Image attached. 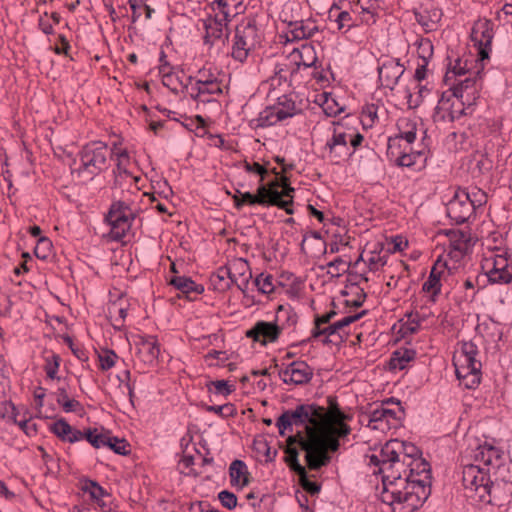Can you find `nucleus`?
Returning <instances> with one entry per match:
<instances>
[{"label":"nucleus","mask_w":512,"mask_h":512,"mask_svg":"<svg viewBox=\"0 0 512 512\" xmlns=\"http://www.w3.org/2000/svg\"><path fill=\"white\" fill-rule=\"evenodd\" d=\"M285 105H287V110L267 107L255 120L257 122L256 127L272 126L279 121L293 117L296 114L295 102L291 99L285 98Z\"/></svg>","instance_id":"dca6fc26"},{"label":"nucleus","mask_w":512,"mask_h":512,"mask_svg":"<svg viewBox=\"0 0 512 512\" xmlns=\"http://www.w3.org/2000/svg\"><path fill=\"white\" fill-rule=\"evenodd\" d=\"M479 354L477 345L473 341H464L461 344V351L453 356L454 366H482L476 357Z\"/></svg>","instance_id":"5701e85b"},{"label":"nucleus","mask_w":512,"mask_h":512,"mask_svg":"<svg viewBox=\"0 0 512 512\" xmlns=\"http://www.w3.org/2000/svg\"><path fill=\"white\" fill-rule=\"evenodd\" d=\"M315 31H318L317 26L309 27L304 25L303 22L296 23L295 27L290 31L293 40H302L310 38Z\"/></svg>","instance_id":"49530a36"},{"label":"nucleus","mask_w":512,"mask_h":512,"mask_svg":"<svg viewBox=\"0 0 512 512\" xmlns=\"http://www.w3.org/2000/svg\"><path fill=\"white\" fill-rule=\"evenodd\" d=\"M469 201L473 205L474 212L477 208L484 206L487 203V194L483 190L477 187L468 189Z\"/></svg>","instance_id":"603ef678"},{"label":"nucleus","mask_w":512,"mask_h":512,"mask_svg":"<svg viewBox=\"0 0 512 512\" xmlns=\"http://www.w3.org/2000/svg\"><path fill=\"white\" fill-rule=\"evenodd\" d=\"M81 490L88 493L92 500L102 505L100 502L104 496H107V491L95 480L83 478L80 480Z\"/></svg>","instance_id":"473e14b6"},{"label":"nucleus","mask_w":512,"mask_h":512,"mask_svg":"<svg viewBox=\"0 0 512 512\" xmlns=\"http://www.w3.org/2000/svg\"><path fill=\"white\" fill-rule=\"evenodd\" d=\"M279 375L286 384L304 385L311 381L313 369L305 361L298 360L290 363Z\"/></svg>","instance_id":"ddd939ff"},{"label":"nucleus","mask_w":512,"mask_h":512,"mask_svg":"<svg viewBox=\"0 0 512 512\" xmlns=\"http://www.w3.org/2000/svg\"><path fill=\"white\" fill-rule=\"evenodd\" d=\"M471 40L478 50V59L484 61L489 59L492 40L494 38V23L489 19H479L472 27Z\"/></svg>","instance_id":"1a4fd4ad"},{"label":"nucleus","mask_w":512,"mask_h":512,"mask_svg":"<svg viewBox=\"0 0 512 512\" xmlns=\"http://www.w3.org/2000/svg\"><path fill=\"white\" fill-rule=\"evenodd\" d=\"M229 476L233 487L242 489L250 483V472L242 460L236 459L230 464Z\"/></svg>","instance_id":"393cba45"},{"label":"nucleus","mask_w":512,"mask_h":512,"mask_svg":"<svg viewBox=\"0 0 512 512\" xmlns=\"http://www.w3.org/2000/svg\"><path fill=\"white\" fill-rule=\"evenodd\" d=\"M177 290L186 295V297L192 300V294L199 295L204 292V287L194 282L190 277L186 276H174L169 282Z\"/></svg>","instance_id":"a878e982"},{"label":"nucleus","mask_w":512,"mask_h":512,"mask_svg":"<svg viewBox=\"0 0 512 512\" xmlns=\"http://www.w3.org/2000/svg\"><path fill=\"white\" fill-rule=\"evenodd\" d=\"M4 405H5V413L2 414V417L4 418L6 416V413H8V408H10L11 415L9 416V418L12 419L15 424H17L22 430L25 431V429L27 427L28 419L23 417L20 420H17V416H19V412L12 401H5Z\"/></svg>","instance_id":"13d9d810"},{"label":"nucleus","mask_w":512,"mask_h":512,"mask_svg":"<svg viewBox=\"0 0 512 512\" xmlns=\"http://www.w3.org/2000/svg\"><path fill=\"white\" fill-rule=\"evenodd\" d=\"M280 190V184L276 178L266 183H259L256 193L241 192L239 189H235V194L232 195L233 204L237 210H241L245 205L275 206L284 210L289 215L294 214L292 201L282 199Z\"/></svg>","instance_id":"20e7f679"},{"label":"nucleus","mask_w":512,"mask_h":512,"mask_svg":"<svg viewBox=\"0 0 512 512\" xmlns=\"http://www.w3.org/2000/svg\"><path fill=\"white\" fill-rule=\"evenodd\" d=\"M400 142L401 140L399 137L393 136L388 138L386 155L390 161L395 162L397 155H400L403 151V149H401Z\"/></svg>","instance_id":"bf43d9fd"},{"label":"nucleus","mask_w":512,"mask_h":512,"mask_svg":"<svg viewBox=\"0 0 512 512\" xmlns=\"http://www.w3.org/2000/svg\"><path fill=\"white\" fill-rule=\"evenodd\" d=\"M282 330L283 327L279 326L276 321L267 322L260 320L256 322L251 329L247 330L245 335L254 342L260 343L262 346H266L269 343L276 342L279 339Z\"/></svg>","instance_id":"9b49d317"},{"label":"nucleus","mask_w":512,"mask_h":512,"mask_svg":"<svg viewBox=\"0 0 512 512\" xmlns=\"http://www.w3.org/2000/svg\"><path fill=\"white\" fill-rule=\"evenodd\" d=\"M53 244L48 237H40L34 248V254L38 259L46 260L52 253Z\"/></svg>","instance_id":"a19ab883"},{"label":"nucleus","mask_w":512,"mask_h":512,"mask_svg":"<svg viewBox=\"0 0 512 512\" xmlns=\"http://www.w3.org/2000/svg\"><path fill=\"white\" fill-rule=\"evenodd\" d=\"M487 277L492 284H508L512 281V265L506 268H491L487 272Z\"/></svg>","instance_id":"c9c22d12"},{"label":"nucleus","mask_w":512,"mask_h":512,"mask_svg":"<svg viewBox=\"0 0 512 512\" xmlns=\"http://www.w3.org/2000/svg\"><path fill=\"white\" fill-rule=\"evenodd\" d=\"M230 270V279L232 284H235L238 289L245 292L248 288L249 281L252 278L249 262L243 258L233 260L230 265H227Z\"/></svg>","instance_id":"412c9836"},{"label":"nucleus","mask_w":512,"mask_h":512,"mask_svg":"<svg viewBox=\"0 0 512 512\" xmlns=\"http://www.w3.org/2000/svg\"><path fill=\"white\" fill-rule=\"evenodd\" d=\"M118 355L110 349H105L102 353L98 354L99 368L102 371H107L115 366Z\"/></svg>","instance_id":"de8ad7c7"},{"label":"nucleus","mask_w":512,"mask_h":512,"mask_svg":"<svg viewBox=\"0 0 512 512\" xmlns=\"http://www.w3.org/2000/svg\"><path fill=\"white\" fill-rule=\"evenodd\" d=\"M433 44L428 38H421L417 44V53L423 62H429L433 56Z\"/></svg>","instance_id":"3c124183"},{"label":"nucleus","mask_w":512,"mask_h":512,"mask_svg":"<svg viewBox=\"0 0 512 512\" xmlns=\"http://www.w3.org/2000/svg\"><path fill=\"white\" fill-rule=\"evenodd\" d=\"M288 72L289 69L284 68L283 65H276L274 75L270 78L271 86H280L283 82H286Z\"/></svg>","instance_id":"680f3d73"},{"label":"nucleus","mask_w":512,"mask_h":512,"mask_svg":"<svg viewBox=\"0 0 512 512\" xmlns=\"http://www.w3.org/2000/svg\"><path fill=\"white\" fill-rule=\"evenodd\" d=\"M416 357V351L414 349L401 348L392 353L389 364L393 369L403 370L406 368V364L413 361Z\"/></svg>","instance_id":"2f4dec72"},{"label":"nucleus","mask_w":512,"mask_h":512,"mask_svg":"<svg viewBox=\"0 0 512 512\" xmlns=\"http://www.w3.org/2000/svg\"><path fill=\"white\" fill-rule=\"evenodd\" d=\"M481 368L482 366H456V377L465 388L475 389L481 382Z\"/></svg>","instance_id":"b1692460"},{"label":"nucleus","mask_w":512,"mask_h":512,"mask_svg":"<svg viewBox=\"0 0 512 512\" xmlns=\"http://www.w3.org/2000/svg\"><path fill=\"white\" fill-rule=\"evenodd\" d=\"M185 90L189 94V96L196 101L197 103H206L209 102V100L204 99L203 96L206 95V92L201 88L200 85H197V80H195V84L192 85V82L188 83L184 86Z\"/></svg>","instance_id":"4d7b16f0"},{"label":"nucleus","mask_w":512,"mask_h":512,"mask_svg":"<svg viewBox=\"0 0 512 512\" xmlns=\"http://www.w3.org/2000/svg\"><path fill=\"white\" fill-rule=\"evenodd\" d=\"M395 165L398 167H412L416 164V160L414 159V151L412 148L407 149V147L403 148V151L400 155H397L395 160Z\"/></svg>","instance_id":"5fc2aeb1"},{"label":"nucleus","mask_w":512,"mask_h":512,"mask_svg":"<svg viewBox=\"0 0 512 512\" xmlns=\"http://www.w3.org/2000/svg\"><path fill=\"white\" fill-rule=\"evenodd\" d=\"M38 450L42 454V460L46 467L45 475H56L60 472L59 459L50 455L42 446H38Z\"/></svg>","instance_id":"58836bf2"},{"label":"nucleus","mask_w":512,"mask_h":512,"mask_svg":"<svg viewBox=\"0 0 512 512\" xmlns=\"http://www.w3.org/2000/svg\"><path fill=\"white\" fill-rule=\"evenodd\" d=\"M203 34V44L211 49L218 41L224 44L228 39L230 31H226L223 24L216 16L208 15L205 19L200 20Z\"/></svg>","instance_id":"f8f14e48"},{"label":"nucleus","mask_w":512,"mask_h":512,"mask_svg":"<svg viewBox=\"0 0 512 512\" xmlns=\"http://www.w3.org/2000/svg\"><path fill=\"white\" fill-rule=\"evenodd\" d=\"M64 342L68 345V347L71 349L72 353L80 360V361H87L88 355L86 351L78 346H76L73 342V339L69 335L63 336Z\"/></svg>","instance_id":"e2e57ef3"},{"label":"nucleus","mask_w":512,"mask_h":512,"mask_svg":"<svg viewBox=\"0 0 512 512\" xmlns=\"http://www.w3.org/2000/svg\"><path fill=\"white\" fill-rule=\"evenodd\" d=\"M460 59L456 61V65L453 67L452 70H448L444 76V82L446 85H450V81L457 80V77L464 76L466 74V71L460 67Z\"/></svg>","instance_id":"0e129e2a"},{"label":"nucleus","mask_w":512,"mask_h":512,"mask_svg":"<svg viewBox=\"0 0 512 512\" xmlns=\"http://www.w3.org/2000/svg\"><path fill=\"white\" fill-rule=\"evenodd\" d=\"M447 216L455 224H463L475 213L469 201L468 188H458L446 205Z\"/></svg>","instance_id":"9d476101"},{"label":"nucleus","mask_w":512,"mask_h":512,"mask_svg":"<svg viewBox=\"0 0 512 512\" xmlns=\"http://www.w3.org/2000/svg\"><path fill=\"white\" fill-rule=\"evenodd\" d=\"M170 65L168 62H165L160 67V73L162 74V83L164 86L169 88L173 93H178L177 88V79L175 75L169 70Z\"/></svg>","instance_id":"c03bdc74"},{"label":"nucleus","mask_w":512,"mask_h":512,"mask_svg":"<svg viewBox=\"0 0 512 512\" xmlns=\"http://www.w3.org/2000/svg\"><path fill=\"white\" fill-rule=\"evenodd\" d=\"M351 266V262L346 263L341 257H336L333 261L327 263V267L332 269L328 271L332 277H340L342 274L348 273Z\"/></svg>","instance_id":"a18cd8bd"},{"label":"nucleus","mask_w":512,"mask_h":512,"mask_svg":"<svg viewBox=\"0 0 512 512\" xmlns=\"http://www.w3.org/2000/svg\"><path fill=\"white\" fill-rule=\"evenodd\" d=\"M218 499L221 502L222 506L232 510L234 509L238 504V498L237 496L228 490H223L219 492Z\"/></svg>","instance_id":"052dcab7"},{"label":"nucleus","mask_w":512,"mask_h":512,"mask_svg":"<svg viewBox=\"0 0 512 512\" xmlns=\"http://www.w3.org/2000/svg\"><path fill=\"white\" fill-rule=\"evenodd\" d=\"M107 433H98L96 428H88L85 430L84 439H86L94 448L103 447Z\"/></svg>","instance_id":"6e6d98bb"},{"label":"nucleus","mask_w":512,"mask_h":512,"mask_svg":"<svg viewBox=\"0 0 512 512\" xmlns=\"http://www.w3.org/2000/svg\"><path fill=\"white\" fill-rule=\"evenodd\" d=\"M476 460L482 461L487 466L494 463L500 466L503 460V451L498 447L485 443L478 448Z\"/></svg>","instance_id":"cd10ccee"},{"label":"nucleus","mask_w":512,"mask_h":512,"mask_svg":"<svg viewBox=\"0 0 512 512\" xmlns=\"http://www.w3.org/2000/svg\"><path fill=\"white\" fill-rule=\"evenodd\" d=\"M108 145L102 141H92L84 145L79 153L81 167L91 175H97L107 168Z\"/></svg>","instance_id":"6e6552de"},{"label":"nucleus","mask_w":512,"mask_h":512,"mask_svg":"<svg viewBox=\"0 0 512 512\" xmlns=\"http://www.w3.org/2000/svg\"><path fill=\"white\" fill-rule=\"evenodd\" d=\"M135 216L131 207L124 201L111 204L105 220L111 226L109 236L114 241H121L130 230Z\"/></svg>","instance_id":"0eeeda50"},{"label":"nucleus","mask_w":512,"mask_h":512,"mask_svg":"<svg viewBox=\"0 0 512 512\" xmlns=\"http://www.w3.org/2000/svg\"><path fill=\"white\" fill-rule=\"evenodd\" d=\"M255 286L263 294H271L275 291L273 284V276L270 274L260 273L254 280Z\"/></svg>","instance_id":"37998d69"},{"label":"nucleus","mask_w":512,"mask_h":512,"mask_svg":"<svg viewBox=\"0 0 512 512\" xmlns=\"http://www.w3.org/2000/svg\"><path fill=\"white\" fill-rule=\"evenodd\" d=\"M109 314L110 317L114 318L116 322V324H114L115 327H117V324H119V326H122L127 317L128 309L127 307L123 306L121 302H115L110 306Z\"/></svg>","instance_id":"864d4df0"},{"label":"nucleus","mask_w":512,"mask_h":512,"mask_svg":"<svg viewBox=\"0 0 512 512\" xmlns=\"http://www.w3.org/2000/svg\"><path fill=\"white\" fill-rule=\"evenodd\" d=\"M103 447H108L114 453L122 456H127L131 452L130 444L126 439L111 436L109 432L106 434Z\"/></svg>","instance_id":"f704fd0d"},{"label":"nucleus","mask_w":512,"mask_h":512,"mask_svg":"<svg viewBox=\"0 0 512 512\" xmlns=\"http://www.w3.org/2000/svg\"><path fill=\"white\" fill-rule=\"evenodd\" d=\"M321 336H324V338L321 340L324 345L341 346L347 341L348 333H342L337 323L334 322L328 325H324L318 329H312L310 337L301 341L300 344L311 342L312 340L318 339Z\"/></svg>","instance_id":"f3484780"},{"label":"nucleus","mask_w":512,"mask_h":512,"mask_svg":"<svg viewBox=\"0 0 512 512\" xmlns=\"http://www.w3.org/2000/svg\"><path fill=\"white\" fill-rule=\"evenodd\" d=\"M214 290L224 292L232 286L230 270L227 265L219 267L209 278Z\"/></svg>","instance_id":"c756f323"},{"label":"nucleus","mask_w":512,"mask_h":512,"mask_svg":"<svg viewBox=\"0 0 512 512\" xmlns=\"http://www.w3.org/2000/svg\"><path fill=\"white\" fill-rule=\"evenodd\" d=\"M328 408L327 414L330 413L334 418V422L329 427H335L338 423H345V421H350L352 419V415L346 414L343 412L338 404V399L334 395H330L327 397Z\"/></svg>","instance_id":"72a5a7b5"},{"label":"nucleus","mask_w":512,"mask_h":512,"mask_svg":"<svg viewBox=\"0 0 512 512\" xmlns=\"http://www.w3.org/2000/svg\"><path fill=\"white\" fill-rule=\"evenodd\" d=\"M324 431L309 428L308 435H304L302 431H297L296 434L290 435L284 448L285 462L288 467L295 474H299L306 468L299 462V451L297 446L305 452L306 466L310 470H320L331 462V454L335 453L340 448L338 440L327 439Z\"/></svg>","instance_id":"f03ea898"},{"label":"nucleus","mask_w":512,"mask_h":512,"mask_svg":"<svg viewBox=\"0 0 512 512\" xmlns=\"http://www.w3.org/2000/svg\"><path fill=\"white\" fill-rule=\"evenodd\" d=\"M135 342L137 346V354L141 360L147 364H153L160 354V344L156 336L140 335Z\"/></svg>","instance_id":"6ab92c4d"},{"label":"nucleus","mask_w":512,"mask_h":512,"mask_svg":"<svg viewBox=\"0 0 512 512\" xmlns=\"http://www.w3.org/2000/svg\"><path fill=\"white\" fill-rule=\"evenodd\" d=\"M462 474L463 485L466 489L478 491L479 488H483L487 493H490L493 483L488 473L479 466L473 464L466 465L463 468Z\"/></svg>","instance_id":"4468645a"},{"label":"nucleus","mask_w":512,"mask_h":512,"mask_svg":"<svg viewBox=\"0 0 512 512\" xmlns=\"http://www.w3.org/2000/svg\"><path fill=\"white\" fill-rule=\"evenodd\" d=\"M399 133L395 135L400 140H405L408 144H412L416 140L417 123L409 118H401L397 122Z\"/></svg>","instance_id":"7c9ffc66"},{"label":"nucleus","mask_w":512,"mask_h":512,"mask_svg":"<svg viewBox=\"0 0 512 512\" xmlns=\"http://www.w3.org/2000/svg\"><path fill=\"white\" fill-rule=\"evenodd\" d=\"M70 48L71 46L67 38L64 35L60 34L58 36V43H56L55 45L54 52L59 55L63 54L65 56H69Z\"/></svg>","instance_id":"774afa93"},{"label":"nucleus","mask_w":512,"mask_h":512,"mask_svg":"<svg viewBox=\"0 0 512 512\" xmlns=\"http://www.w3.org/2000/svg\"><path fill=\"white\" fill-rule=\"evenodd\" d=\"M206 387L208 392H212V388H214L216 394H220L225 397L233 393L236 389L235 385L229 384L226 380L209 381L207 382Z\"/></svg>","instance_id":"ea45409f"},{"label":"nucleus","mask_w":512,"mask_h":512,"mask_svg":"<svg viewBox=\"0 0 512 512\" xmlns=\"http://www.w3.org/2000/svg\"><path fill=\"white\" fill-rule=\"evenodd\" d=\"M440 261L438 260L429 273L428 279L424 282L422 290L427 293H431L432 301H435L436 296L441 292V276L442 271L438 270Z\"/></svg>","instance_id":"c85d7f7f"},{"label":"nucleus","mask_w":512,"mask_h":512,"mask_svg":"<svg viewBox=\"0 0 512 512\" xmlns=\"http://www.w3.org/2000/svg\"><path fill=\"white\" fill-rule=\"evenodd\" d=\"M60 362H61V357L56 353H52L51 356H48L45 358L44 370H45L48 378H50L52 380L60 379L57 376V371L59 369Z\"/></svg>","instance_id":"79ce46f5"},{"label":"nucleus","mask_w":512,"mask_h":512,"mask_svg":"<svg viewBox=\"0 0 512 512\" xmlns=\"http://www.w3.org/2000/svg\"><path fill=\"white\" fill-rule=\"evenodd\" d=\"M193 80H197V85L209 95H220L223 93L222 81L218 79L217 75L212 71L211 68L203 67L197 71L195 76H189L188 81L191 83Z\"/></svg>","instance_id":"a211bd4d"},{"label":"nucleus","mask_w":512,"mask_h":512,"mask_svg":"<svg viewBox=\"0 0 512 512\" xmlns=\"http://www.w3.org/2000/svg\"><path fill=\"white\" fill-rule=\"evenodd\" d=\"M400 445V460L404 463V466L412 459L422 456L421 450L413 443L400 441Z\"/></svg>","instance_id":"e433bc0d"},{"label":"nucleus","mask_w":512,"mask_h":512,"mask_svg":"<svg viewBox=\"0 0 512 512\" xmlns=\"http://www.w3.org/2000/svg\"><path fill=\"white\" fill-rule=\"evenodd\" d=\"M400 446V440L392 439L387 441L381 448L382 466L378 472L383 474V491H386L389 484H396V481L401 476V473L395 469V466H404V463L400 460Z\"/></svg>","instance_id":"423d86ee"},{"label":"nucleus","mask_w":512,"mask_h":512,"mask_svg":"<svg viewBox=\"0 0 512 512\" xmlns=\"http://www.w3.org/2000/svg\"><path fill=\"white\" fill-rule=\"evenodd\" d=\"M260 42L261 37L256 19L254 17H245L234 29L230 55L234 60L244 63Z\"/></svg>","instance_id":"39448f33"},{"label":"nucleus","mask_w":512,"mask_h":512,"mask_svg":"<svg viewBox=\"0 0 512 512\" xmlns=\"http://www.w3.org/2000/svg\"><path fill=\"white\" fill-rule=\"evenodd\" d=\"M50 430L61 441L66 442L67 436L71 433V425L65 419H59L51 425Z\"/></svg>","instance_id":"8fccbe9b"},{"label":"nucleus","mask_w":512,"mask_h":512,"mask_svg":"<svg viewBox=\"0 0 512 512\" xmlns=\"http://www.w3.org/2000/svg\"><path fill=\"white\" fill-rule=\"evenodd\" d=\"M396 484H389L380 498L390 506L398 505L399 512H413L423 506L431 494V467L421 457L407 462Z\"/></svg>","instance_id":"f257e3e1"},{"label":"nucleus","mask_w":512,"mask_h":512,"mask_svg":"<svg viewBox=\"0 0 512 512\" xmlns=\"http://www.w3.org/2000/svg\"><path fill=\"white\" fill-rule=\"evenodd\" d=\"M361 21L367 25L375 24L378 18V12L372 7H362Z\"/></svg>","instance_id":"338daca9"},{"label":"nucleus","mask_w":512,"mask_h":512,"mask_svg":"<svg viewBox=\"0 0 512 512\" xmlns=\"http://www.w3.org/2000/svg\"><path fill=\"white\" fill-rule=\"evenodd\" d=\"M476 78L466 77L465 79H457L450 83L452 96L461 100L464 105L466 102L470 105V99H476Z\"/></svg>","instance_id":"4be33fe9"},{"label":"nucleus","mask_w":512,"mask_h":512,"mask_svg":"<svg viewBox=\"0 0 512 512\" xmlns=\"http://www.w3.org/2000/svg\"><path fill=\"white\" fill-rule=\"evenodd\" d=\"M117 163L116 168L113 170V174L124 175L125 177L132 178L131 172L128 170V166L130 165V156L127 150H121L116 153Z\"/></svg>","instance_id":"4c0bfd02"},{"label":"nucleus","mask_w":512,"mask_h":512,"mask_svg":"<svg viewBox=\"0 0 512 512\" xmlns=\"http://www.w3.org/2000/svg\"><path fill=\"white\" fill-rule=\"evenodd\" d=\"M416 21L423 27L426 33L435 31L442 17V12L439 9L423 10L415 12Z\"/></svg>","instance_id":"bb28decb"},{"label":"nucleus","mask_w":512,"mask_h":512,"mask_svg":"<svg viewBox=\"0 0 512 512\" xmlns=\"http://www.w3.org/2000/svg\"><path fill=\"white\" fill-rule=\"evenodd\" d=\"M325 148L329 150L330 157L335 160L336 163L342 159H346L353 154L348 146L347 134L345 132L338 131L336 128L333 131L331 139L326 143Z\"/></svg>","instance_id":"aec40b11"},{"label":"nucleus","mask_w":512,"mask_h":512,"mask_svg":"<svg viewBox=\"0 0 512 512\" xmlns=\"http://www.w3.org/2000/svg\"><path fill=\"white\" fill-rule=\"evenodd\" d=\"M404 72L405 67L400 63V59H387L378 67V78L381 86L393 90Z\"/></svg>","instance_id":"2eb2a0df"},{"label":"nucleus","mask_w":512,"mask_h":512,"mask_svg":"<svg viewBox=\"0 0 512 512\" xmlns=\"http://www.w3.org/2000/svg\"><path fill=\"white\" fill-rule=\"evenodd\" d=\"M327 410L318 404H300L295 410H285L277 419L276 425L281 436L285 435V430H292V425H304V435H308L309 428L324 431L327 439L338 440L347 437L351 433V427L346 423H338L335 427H328Z\"/></svg>","instance_id":"7ed1b4c3"},{"label":"nucleus","mask_w":512,"mask_h":512,"mask_svg":"<svg viewBox=\"0 0 512 512\" xmlns=\"http://www.w3.org/2000/svg\"><path fill=\"white\" fill-rule=\"evenodd\" d=\"M367 310H363L357 314H354V315H349V316H346L344 317L343 319L339 320V321H336L340 331L342 333H347L344 329L345 327L349 326L350 324L358 321L359 319H361L363 316H365L367 314Z\"/></svg>","instance_id":"69168bd1"},{"label":"nucleus","mask_w":512,"mask_h":512,"mask_svg":"<svg viewBox=\"0 0 512 512\" xmlns=\"http://www.w3.org/2000/svg\"><path fill=\"white\" fill-rule=\"evenodd\" d=\"M299 484L303 488L304 491L309 493L310 495H316L321 490V484L316 481H312L309 479L307 470L303 473V471L299 474Z\"/></svg>","instance_id":"09e8293b"}]
</instances>
